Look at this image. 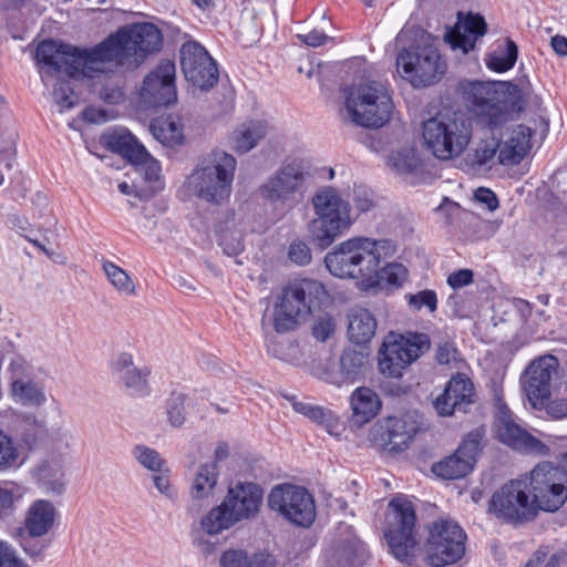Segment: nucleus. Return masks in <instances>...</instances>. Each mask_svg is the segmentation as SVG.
Here are the masks:
<instances>
[{"label":"nucleus","mask_w":567,"mask_h":567,"mask_svg":"<svg viewBox=\"0 0 567 567\" xmlns=\"http://www.w3.org/2000/svg\"><path fill=\"white\" fill-rule=\"evenodd\" d=\"M381 405L375 391L368 386L357 388L350 395L351 422L358 426L369 423L377 416Z\"/></svg>","instance_id":"2f4dec72"},{"label":"nucleus","mask_w":567,"mask_h":567,"mask_svg":"<svg viewBox=\"0 0 567 567\" xmlns=\"http://www.w3.org/2000/svg\"><path fill=\"white\" fill-rule=\"evenodd\" d=\"M313 217L307 225L309 240L327 249L347 234L358 219L350 202L331 186L319 188L311 197Z\"/></svg>","instance_id":"7ed1b4c3"},{"label":"nucleus","mask_w":567,"mask_h":567,"mask_svg":"<svg viewBox=\"0 0 567 567\" xmlns=\"http://www.w3.org/2000/svg\"><path fill=\"white\" fill-rule=\"evenodd\" d=\"M344 105L340 109L343 122L365 127L380 128L393 112V102L388 89L378 81H365L343 89Z\"/></svg>","instance_id":"6e6552de"},{"label":"nucleus","mask_w":567,"mask_h":567,"mask_svg":"<svg viewBox=\"0 0 567 567\" xmlns=\"http://www.w3.org/2000/svg\"><path fill=\"white\" fill-rule=\"evenodd\" d=\"M533 499L538 511L556 512L567 501V471L549 462L537 464L529 474Z\"/></svg>","instance_id":"2eb2a0df"},{"label":"nucleus","mask_w":567,"mask_h":567,"mask_svg":"<svg viewBox=\"0 0 567 567\" xmlns=\"http://www.w3.org/2000/svg\"><path fill=\"white\" fill-rule=\"evenodd\" d=\"M532 135L530 127L519 124L512 127L505 137H507V144L515 145L516 150L526 156L530 150Z\"/></svg>","instance_id":"603ef678"},{"label":"nucleus","mask_w":567,"mask_h":567,"mask_svg":"<svg viewBox=\"0 0 567 567\" xmlns=\"http://www.w3.org/2000/svg\"><path fill=\"white\" fill-rule=\"evenodd\" d=\"M389 165L399 174L412 173L421 165V159L415 148L404 147L391 153Z\"/></svg>","instance_id":"37998d69"},{"label":"nucleus","mask_w":567,"mask_h":567,"mask_svg":"<svg viewBox=\"0 0 567 567\" xmlns=\"http://www.w3.org/2000/svg\"><path fill=\"white\" fill-rule=\"evenodd\" d=\"M219 476L220 468L216 462H206L196 467L189 480L188 496L192 502L189 509L208 503L214 497Z\"/></svg>","instance_id":"cd10ccee"},{"label":"nucleus","mask_w":567,"mask_h":567,"mask_svg":"<svg viewBox=\"0 0 567 567\" xmlns=\"http://www.w3.org/2000/svg\"><path fill=\"white\" fill-rule=\"evenodd\" d=\"M416 515L405 496L392 498L385 515L384 536L390 553L401 563L412 565L416 550Z\"/></svg>","instance_id":"9d476101"},{"label":"nucleus","mask_w":567,"mask_h":567,"mask_svg":"<svg viewBox=\"0 0 567 567\" xmlns=\"http://www.w3.org/2000/svg\"><path fill=\"white\" fill-rule=\"evenodd\" d=\"M367 362V355L362 351L353 349H347L340 357V373H334L328 369H317L315 374L337 386H341L343 383L355 381L364 370Z\"/></svg>","instance_id":"c85d7f7f"},{"label":"nucleus","mask_w":567,"mask_h":567,"mask_svg":"<svg viewBox=\"0 0 567 567\" xmlns=\"http://www.w3.org/2000/svg\"><path fill=\"white\" fill-rule=\"evenodd\" d=\"M269 126L262 120H249L239 124L229 135V146L236 153L245 154L255 148L267 136Z\"/></svg>","instance_id":"7c9ffc66"},{"label":"nucleus","mask_w":567,"mask_h":567,"mask_svg":"<svg viewBox=\"0 0 567 567\" xmlns=\"http://www.w3.org/2000/svg\"><path fill=\"white\" fill-rule=\"evenodd\" d=\"M499 142L496 138L481 140L466 155V164L474 171L492 167L498 155Z\"/></svg>","instance_id":"4c0bfd02"},{"label":"nucleus","mask_w":567,"mask_h":567,"mask_svg":"<svg viewBox=\"0 0 567 567\" xmlns=\"http://www.w3.org/2000/svg\"><path fill=\"white\" fill-rule=\"evenodd\" d=\"M150 130L156 141L168 147L179 145L184 138L179 121L173 117L154 120Z\"/></svg>","instance_id":"58836bf2"},{"label":"nucleus","mask_w":567,"mask_h":567,"mask_svg":"<svg viewBox=\"0 0 567 567\" xmlns=\"http://www.w3.org/2000/svg\"><path fill=\"white\" fill-rule=\"evenodd\" d=\"M558 372V360L545 354L533 360L520 377L523 392L533 409L542 410L551 394V382Z\"/></svg>","instance_id":"6ab92c4d"},{"label":"nucleus","mask_w":567,"mask_h":567,"mask_svg":"<svg viewBox=\"0 0 567 567\" xmlns=\"http://www.w3.org/2000/svg\"><path fill=\"white\" fill-rule=\"evenodd\" d=\"M466 535L455 522L440 519L429 527L425 542V558L433 567L458 561L465 554Z\"/></svg>","instance_id":"4468645a"},{"label":"nucleus","mask_w":567,"mask_h":567,"mask_svg":"<svg viewBox=\"0 0 567 567\" xmlns=\"http://www.w3.org/2000/svg\"><path fill=\"white\" fill-rule=\"evenodd\" d=\"M186 400L187 396L178 392H173L166 400L165 410L167 421L174 427H181L186 421Z\"/></svg>","instance_id":"a18cd8bd"},{"label":"nucleus","mask_w":567,"mask_h":567,"mask_svg":"<svg viewBox=\"0 0 567 567\" xmlns=\"http://www.w3.org/2000/svg\"><path fill=\"white\" fill-rule=\"evenodd\" d=\"M288 258L298 266H307L311 262L312 254L309 245L302 239H295L288 247Z\"/></svg>","instance_id":"6e6d98bb"},{"label":"nucleus","mask_w":567,"mask_h":567,"mask_svg":"<svg viewBox=\"0 0 567 567\" xmlns=\"http://www.w3.org/2000/svg\"><path fill=\"white\" fill-rule=\"evenodd\" d=\"M268 506L282 518L300 527H309L316 518L313 496L303 487L280 484L270 491Z\"/></svg>","instance_id":"dca6fc26"},{"label":"nucleus","mask_w":567,"mask_h":567,"mask_svg":"<svg viewBox=\"0 0 567 567\" xmlns=\"http://www.w3.org/2000/svg\"><path fill=\"white\" fill-rule=\"evenodd\" d=\"M65 76L56 78L58 83L53 89V100L60 107V111H65L74 107L76 104L73 89L69 81L64 80Z\"/></svg>","instance_id":"3c124183"},{"label":"nucleus","mask_w":567,"mask_h":567,"mask_svg":"<svg viewBox=\"0 0 567 567\" xmlns=\"http://www.w3.org/2000/svg\"><path fill=\"white\" fill-rule=\"evenodd\" d=\"M219 245L228 256L238 255L244 249L241 235L237 231H224L219 236Z\"/></svg>","instance_id":"e2e57ef3"},{"label":"nucleus","mask_w":567,"mask_h":567,"mask_svg":"<svg viewBox=\"0 0 567 567\" xmlns=\"http://www.w3.org/2000/svg\"><path fill=\"white\" fill-rule=\"evenodd\" d=\"M525 157L515 145L507 144V137L499 142L497 162L502 165H515Z\"/></svg>","instance_id":"052dcab7"},{"label":"nucleus","mask_w":567,"mask_h":567,"mask_svg":"<svg viewBox=\"0 0 567 567\" xmlns=\"http://www.w3.org/2000/svg\"><path fill=\"white\" fill-rule=\"evenodd\" d=\"M416 413L389 416L371 430V440L383 450L401 453L408 449L421 423Z\"/></svg>","instance_id":"412c9836"},{"label":"nucleus","mask_w":567,"mask_h":567,"mask_svg":"<svg viewBox=\"0 0 567 567\" xmlns=\"http://www.w3.org/2000/svg\"><path fill=\"white\" fill-rule=\"evenodd\" d=\"M352 203V210L359 217L360 214L370 212L374 207V199L372 192L362 185H354L349 198Z\"/></svg>","instance_id":"09e8293b"},{"label":"nucleus","mask_w":567,"mask_h":567,"mask_svg":"<svg viewBox=\"0 0 567 567\" xmlns=\"http://www.w3.org/2000/svg\"><path fill=\"white\" fill-rule=\"evenodd\" d=\"M264 493L262 489L251 482H237L227 489L223 503L239 523L255 517L261 506Z\"/></svg>","instance_id":"393cba45"},{"label":"nucleus","mask_w":567,"mask_h":567,"mask_svg":"<svg viewBox=\"0 0 567 567\" xmlns=\"http://www.w3.org/2000/svg\"><path fill=\"white\" fill-rule=\"evenodd\" d=\"M409 307L414 311H420L426 308L431 313L437 308V297L433 290H421L416 293H409L405 296Z\"/></svg>","instance_id":"864d4df0"},{"label":"nucleus","mask_w":567,"mask_h":567,"mask_svg":"<svg viewBox=\"0 0 567 567\" xmlns=\"http://www.w3.org/2000/svg\"><path fill=\"white\" fill-rule=\"evenodd\" d=\"M161 30L153 23H133L111 34L96 45L102 74L113 72L115 66H137L145 58L162 48Z\"/></svg>","instance_id":"f03ea898"},{"label":"nucleus","mask_w":567,"mask_h":567,"mask_svg":"<svg viewBox=\"0 0 567 567\" xmlns=\"http://www.w3.org/2000/svg\"><path fill=\"white\" fill-rule=\"evenodd\" d=\"M473 467L472 458H465L456 451L453 455L434 464L432 470L443 480H457L466 476Z\"/></svg>","instance_id":"ea45409f"},{"label":"nucleus","mask_w":567,"mask_h":567,"mask_svg":"<svg viewBox=\"0 0 567 567\" xmlns=\"http://www.w3.org/2000/svg\"><path fill=\"white\" fill-rule=\"evenodd\" d=\"M153 476V483L156 489L169 501L175 502L178 498L177 489L171 484L168 478V470L163 468Z\"/></svg>","instance_id":"0e129e2a"},{"label":"nucleus","mask_w":567,"mask_h":567,"mask_svg":"<svg viewBox=\"0 0 567 567\" xmlns=\"http://www.w3.org/2000/svg\"><path fill=\"white\" fill-rule=\"evenodd\" d=\"M546 413L553 419L567 417V398H558L545 403Z\"/></svg>","instance_id":"774afa93"},{"label":"nucleus","mask_w":567,"mask_h":567,"mask_svg":"<svg viewBox=\"0 0 567 567\" xmlns=\"http://www.w3.org/2000/svg\"><path fill=\"white\" fill-rule=\"evenodd\" d=\"M24 463L22 449L7 431L0 429V473L19 468Z\"/></svg>","instance_id":"e433bc0d"},{"label":"nucleus","mask_w":567,"mask_h":567,"mask_svg":"<svg viewBox=\"0 0 567 567\" xmlns=\"http://www.w3.org/2000/svg\"><path fill=\"white\" fill-rule=\"evenodd\" d=\"M96 47L79 50L54 40H44L35 50V60L44 84L51 78L94 79L102 74Z\"/></svg>","instance_id":"423d86ee"},{"label":"nucleus","mask_w":567,"mask_h":567,"mask_svg":"<svg viewBox=\"0 0 567 567\" xmlns=\"http://www.w3.org/2000/svg\"><path fill=\"white\" fill-rule=\"evenodd\" d=\"M181 68L185 79L200 90L212 87L218 80L215 61L197 42H186L181 48Z\"/></svg>","instance_id":"b1692460"},{"label":"nucleus","mask_w":567,"mask_h":567,"mask_svg":"<svg viewBox=\"0 0 567 567\" xmlns=\"http://www.w3.org/2000/svg\"><path fill=\"white\" fill-rule=\"evenodd\" d=\"M364 554V546L358 539L348 540L337 549L338 559H344L349 565L361 561Z\"/></svg>","instance_id":"4d7b16f0"},{"label":"nucleus","mask_w":567,"mask_h":567,"mask_svg":"<svg viewBox=\"0 0 567 567\" xmlns=\"http://www.w3.org/2000/svg\"><path fill=\"white\" fill-rule=\"evenodd\" d=\"M102 268L107 280L120 295L132 297L136 293L135 282L124 269L109 260L103 261Z\"/></svg>","instance_id":"a19ab883"},{"label":"nucleus","mask_w":567,"mask_h":567,"mask_svg":"<svg viewBox=\"0 0 567 567\" xmlns=\"http://www.w3.org/2000/svg\"><path fill=\"white\" fill-rule=\"evenodd\" d=\"M236 158L221 150H215L200 159L186 177L182 192L188 197L220 206L231 194Z\"/></svg>","instance_id":"20e7f679"},{"label":"nucleus","mask_w":567,"mask_h":567,"mask_svg":"<svg viewBox=\"0 0 567 567\" xmlns=\"http://www.w3.org/2000/svg\"><path fill=\"white\" fill-rule=\"evenodd\" d=\"M326 299L327 290L318 280L305 278L290 282L274 308L275 330L280 333L293 330Z\"/></svg>","instance_id":"1a4fd4ad"},{"label":"nucleus","mask_w":567,"mask_h":567,"mask_svg":"<svg viewBox=\"0 0 567 567\" xmlns=\"http://www.w3.org/2000/svg\"><path fill=\"white\" fill-rule=\"evenodd\" d=\"M22 498L21 489L13 483L0 485V517L14 513L16 504Z\"/></svg>","instance_id":"de8ad7c7"},{"label":"nucleus","mask_w":567,"mask_h":567,"mask_svg":"<svg viewBox=\"0 0 567 567\" xmlns=\"http://www.w3.org/2000/svg\"><path fill=\"white\" fill-rule=\"evenodd\" d=\"M467 107L476 121L488 128L505 124L520 110L517 86L505 82L470 81L461 85Z\"/></svg>","instance_id":"39448f33"},{"label":"nucleus","mask_w":567,"mask_h":567,"mask_svg":"<svg viewBox=\"0 0 567 567\" xmlns=\"http://www.w3.org/2000/svg\"><path fill=\"white\" fill-rule=\"evenodd\" d=\"M377 320L367 309L359 308L349 315L348 336L351 342L364 346L375 336Z\"/></svg>","instance_id":"72a5a7b5"},{"label":"nucleus","mask_w":567,"mask_h":567,"mask_svg":"<svg viewBox=\"0 0 567 567\" xmlns=\"http://www.w3.org/2000/svg\"><path fill=\"white\" fill-rule=\"evenodd\" d=\"M484 437V431L482 429H475L471 431L462 444L457 449V452L465 458H472V465L476 463L477 455L482 447V441Z\"/></svg>","instance_id":"8fccbe9b"},{"label":"nucleus","mask_w":567,"mask_h":567,"mask_svg":"<svg viewBox=\"0 0 567 567\" xmlns=\"http://www.w3.org/2000/svg\"><path fill=\"white\" fill-rule=\"evenodd\" d=\"M487 513L497 520L513 526L533 520L538 508L526 480H511L496 489L488 501Z\"/></svg>","instance_id":"9b49d317"},{"label":"nucleus","mask_w":567,"mask_h":567,"mask_svg":"<svg viewBox=\"0 0 567 567\" xmlns=\"http://www.w3.org/2000/svg\"><path fill=\"white\" fill-rule=\"evenodd\" d=\"M9 393L12 401L28 408H38L47 402L44 384L33 378L32 365L22 357L11 360Z\"/></svg>","instance_id":"4be33fe9"},{"label":"nucleus","mask_w":567,"mask_h":567,"mask_svg":"<svg viewBox=\"0 0 567 567\" xmlns=\"http://www.w3.org/2000/svg\"><path fill=\"white\" fill-rule=\"evenodd\" d=\"M135 368L133 354L128 352L118 353L112 362V371L116 378L122 377L124 373Z\"/></svg>","instance_id":"338daca9"},{"label":"nucleus","mask_w":567,"mask_h":567,"mask_svg":"<svg viewBox=\"0 0 567 567\" xmlns=\"http://www.w3.org/2000/svg\"><path fill=\"white\" fill-rule=\"evenodd\" d=\"M135 460L151 472H162L165 467V461L159 453L148 446L137 445L133 450Z\"/></svg>","instance_id":"49530a36"},{"label":"nucleus","mask_w":567,"mask_h":567,"mask_svg":"<svg viewBox=\"0 0 567 567\" xmlns=\"http://www.w3.org/2000/svg\"><path fill=\"white\" fill-rule=\"evenodd\" d=\"M495 430L502 443L519 453L534 456L550 454V446L517 424L511 410L502 402L497 404Z\"/></svg>","instance_id":"aec40b11"},{"label":"nucleus","mask_w":567,"mask_h":567,"mask_svg":"<svg viewBox=\"0 0 567 567\" xmlns=\"http://www.w3.org/2000/svg\"><path fill=\"white\" fill-rule=\"evenodd\" d=\"M518 49L514 41L507 40L506 47L494 51L487 59L486 64L496 72L511 70L517 60Z\"/></svg>","instance_id":"79ce46f5"},{"label":"nucleus","mask_w":567,"mask_h":567,"mask_svg":"<svg viewBox=\"0 0 567 567\" xmlns=\"http://www.w3.org/2000/svg\"><path fill=\"white\" fill-rule=\"evenodd\" d=\"M396 252L391 239L354 236L341 241L324 256L329 272L341 279H355L364 288L378 287L381 280L400 287L408 278V269L398 262L382 267Z\"/></svg>","instance_id":"f257e3e1"},{"label":"nucleus","mask_w":567,"mask_h":567,"mask_svg":"<svg viewBox=\"0 0 567 567\" xmlns=\"http://www.w3.org/2000/svg\"><path fill=\"white\" fill-rule=\"evenodd\" d=\"M268 352L291 364H298L301 358L300 347L296 341H286L275 347H268Z\"/></svg>","instance_id":"5fc2aeb1"},{"label":"nucleus","mask_w":567,"mask_h":567,"mask_svg":"<svg viewBox=\"0 0 567 567\" xmlns=\"http://www.w3.org/2000/svg\"><path fill=\"white\" fill-rule=\"evenodd\" d=\"M486 30L487 25L482 16L468 13L462 19L458 12V21L445 33L444 39L453 50H461L463 54H467L474 50L476 40L483 37Z\"/></svg>","instance_id":"bb28decb"},{"label":"nucleus","mask_w":567,"mask_h":567,"mask_svg":"<svg viewBox=\"0 0 567 567\" xmlns=\"http://www.w3.org/2000/svg\"><path fill=\"white\" fill-rule=\"evenodd\" d=\"M56 515V508L52 502L37 499L25 512L23 528L30 537H42L53 528Z\"/></svg>","instance_id":"c756f323"},{"label":"nucleus","mask_w":567,"mask_h":567,"mask_svg":"<svg viewBox=\"0 0 567 567\" xmlns=\"http://www.w3.org/2000/svg\"><path fill=\"white\" fill-rule=\"evenodd\" d=\"M237 522L234 519L225 504L221 502L219 505L212 507L205 515L202 516L198 523L199 530L209 536H216L224 530L229 529Z\"/></svg>","instance_id":"f704fd0d"},{"label":"nucleus","mask_w":567,"mask_h":567,"mask_svg":"<svg viewBox=\"0 0 567 567\" xmlns=\"http://www.w3.org/2000/svg\"><path fill=\"white\" fill-rule=\"evenodd\" d=\"M293 410L316 424L322 426L328 434L339 436L344 430L343 423L334 412L329 409L311 404L309 402L296 401L292 403Z\"/></svg>","instance_id":"473e14b6"},{"label":"nucleus","mask_w":567,"mask_h":567,"mask_svg":"<svg viewBox=\"0 0 567 567\" xmlns=\"http://www.w3.org/2000/svg\"><path fill=\"white\" fill-rule=\"evenodd\" d=\"M219 567H249V556L240 549L225 550L220 555Z\"/></svg>","instance_id":"680f3d73"},{"label":"nucleus","mask_w":567,"mask_h":567,"mask_svg":"<svg viewBox=\"0 0 567 567\" xmlns=\"http://www.w3.org/2000/svg\"><path fill=\"white\" fill-rule=\"evenodd\" d=\"M472 136V121L462 112H440L422 123L423 145L440 161L460 157L468 147Z\"/></svg>","instance_id":"0eeeda50"},{"label":"nucleus","mask_w":567,"mask_h":567,"mask_svg":"<svg viewBox=\"0 0 567 567\" xmlns=\"http://www.w3.org/2000/svg\"><path fill=\"white\" fill-rule=\"evenodd\" d=\"M0 567H27V564L11 545L0 540Z\"/></svg>","instance_id":"69168bd1"},{"label":"nucleus","mask_w":567,"mask_h":567,"mask_svg":"<svg viewBox=\"0 0 567 567\" xmlns=\"http://www.w3.org/2000/svg\"><path fill=\"white\" fill-rule=\"evenodd\" d=\"M307 173L299 159L284 163L275 174L260 185V197L275 205L298 200L305 190Z\"/></svg>","instance_id":"f3484780"},{"label":"nucleus","mask_w":567,"mask_h":567,"mask_svg":"<svg viewBox=\"0 0 567 567\" xmlns=\"http://www.w3.org/2000/svg\"><path fill=\"white\" fill-rule=\"evenodd\" d=\"M106 147L126 158L145 182H158L161 165L135 136L125 128H116L103 136Z\"/></svg>","instance_id":"a211bd4d"},{"label":"nucleus","mask_w":567,"mask_h":567,"mask_svg":"<svg viewBox=\"0 0 567 567\" xmlns=\"http://www.w3.org/2000/svg\"><path fill=\"white\" fill-rule=\"evenodd\" d=\"M151 370L147 367H136L127 371L117 380L132 393L136 395H145L148 393V375Z\"/></svg>","instance_id":"c03bdc74"},{"label":"nucleus","mask_w":567,"mask_h":567,"mask_svg":"<svg viewBox=\"0 0 567 567\" xmlns=\"http://www.w3.org/2000/svg\"><path fill=\"white\" fill-rule=\"evenodd\" d=\"M431 347L426 333L390 332L379 350V370L390 378H400L403 371L424 354Z\"/></svg>","instance_id":"f8f14e48"},{"label":"nucleus","mask_w":567,"mask_h":567,"mask_svg":"<svg viewBox=\"0 0 567 567\" xmlns=\"http://www.w3.org/2000/svg\"><path fill=\"white\" fill-rule=\"evenodd\" d=\"M399 74L413 87H424L437 82L445 73L446 64L434 45H414L396 56Z\"/></svg>","instance_id":"ddd939ff"},{"label":"nucleus","mask_w":567,"mask_h":567,"mask_svg":"<svg viewBox=\"0 0 567 567\" xmlns=\"http://www.w3.org/2000/svg\"><path fill=\"white\" fill-rule=\"evenodd\" d=\"M0 186L11 185L16 175V133L12 130L0 133Z\"/></svg>","instance_id":"c9c22d12"},{"label":"nucleus","mask_w":567,"mask_h":567,"mask_svg":"<svg viewBox=\"0 0 567 567\" xmlns=\"http://www.w3.org/2000/svg\"><path fill=\"white\" fill-rule=\"evenodd\" d=\"M39 476L42 481L43 486L47 488L48 492H51L53 494H62L65 488V483L63 480V473L61 472V468L56 471L54 474V477H50V466L43 465L39 470Z\"/></svg>","instance_id":"bf43d9fd"},{"label":"nucleus","mask_w":567,"mask_h":567,"mask_svg":"<svg viewBox=\"0 0 567 567\" xmlns=\"http://www.w3.org/2000/svg\"><path fill=\"white\" fill-rule=\"evenodd\" d=\"M475 390L471 379L464 373L453 375L444 391L433 401V406L440 416H451L456 411L466 412L474 403Z\"/></svg>","instance_id":"a878e982"},{"label":"nucleus","mask_w":567,"mask_h":567,"mask_svg":"<svg viewBox=\"0 0 567 567\" xmlns=\"http://www.w3.org/2000/svg\"><path fill=\"white\" fill-rule=\"evenodd\" d=\"M174 62L163 60L145 76L140 91V101L147 107L167 106L177 99Z\"/></svg>","instance_id":"5701e85b"},{"label":"nucleus","mask_w":567,"mask_h":567,"mask_svg":"<svg viewBox=\"0 0 567 567\" xmlns=\"http://www.w3.org/2000/svg\"><path fill=\"white\" fill-rule=\"evenodd\" d=\"M336 327L333 317L322 313L313 322L312 334L318 341L326 342L334 333Z\"/></svg>","instance_id":"13d9d810"}]
</instances>
